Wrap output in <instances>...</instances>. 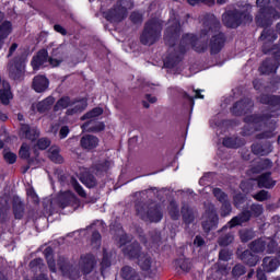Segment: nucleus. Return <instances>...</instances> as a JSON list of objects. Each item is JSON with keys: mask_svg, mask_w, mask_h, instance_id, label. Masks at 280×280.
<instances>
[{"mask_svg": "<svg viewBox=\"0 0 280 280\" xmlns=\"http://www.w3.org/2000/svg\"><path fill=\"white\" fill-rule=\"evenodd\" d=\"M57 200L59 207L62 209H65V207H75L78 205V197L69 190L60 192Z\"/></svg>", "mask_w": 280, "mask_h": 280, "instance_id": "15", "label": "nucleus"}, {"mask_svg": "<svg viewBox=\"0 0 280 280\" xmlns=\"http://www.w3.org/2000/svg\"><path fill=\"white\" fill-rule=\"evenodd\" d=\"M232 273L234 277H242V275H246V268H244L243 265H236L233 268Z\"/></svg>", "mask_w": 280, "mask_h": 280, "instance_id": "48", "label": "nucleus"}, {"mask_svg": "<svg viewBox=\"0 0 280 280\" xmlns=\"http://www.w3.org/2000/svg\"><path fill=\"white\" fill-rule=\"evenodd\" d=\"M55 102H56V98H54V96H48L44 101L33 104L32 109L38 110V113H45L46 110H49L51 106H54Z\"/></svg>", "mask_w": 280, "mask_h": 280, "instance_id": "23", "label": "nucleus"}, {"mask_svg": "<svg viewBox=\"0 0 280 280\" xmlns=\"http://www.w3.org/2000/svg\"><path fill=\"white\" fill-rule=\"evenodd\" d=\"M44 255L47 259L48 268L50 269L51 272H56V260H54V250L51 247H47L44 250Z\"/></svg>", "mask_w": 280, "mask_h": 280, "instance_id": "32", "label": "nucleus"}, {"mask_svg": "<svg viewBox=\"0 0 280 280\" xmlns=\"http://www.w3.org/2000/svg\"><path fill=\"white\" fill-rule=\"evenodd\" d=\"M250 5L244 7L242 12L238 11H228L222 15V20L226 27H240L242 23H250L253 16L250 15Z\"/></svg>", "mask_w": 280, "mask_h": 280, "instance_id": "4", "label": "nucleus"}, {"mask_svg": "<svg viewBox=\"0 0 280 280\" xmlns=\"http://www.w3.org/2000/svg\"><path fill=\"white\" fill-rule=\"evenodd\" d=\"M121 277L125 280H141V277L132 267L126 266L121 269Z\"/></svg>", "mask_w": 280, "mask_h": 280, "instance_id": "28", "label": "nucleus"}, {"mask_svg": "<svg viewBox=\"0 0 280 280\" xmlns=\"http://www.w3.org/2000/svg\"><path fill=\"white\" fill-rule=\"evenodd\" d=\"M242 202H244V196H242V195H236V196L234 197V205H235L236 207H240V205H241Z\"/></svg>", "mask_w": 280, "mask_h": 280, "instance_id": "60", "label": "nucleus"}, {"mask_svg": "<svg viewBox=\"0 0 280 280\" xmlns=\"http://www.w3.org/2000/svg\"><path fill=\"white\" fill-rule=\"evenodd\" d=\"M4 161L10 165L16 163V155L11 151L4 150L3 151Z\"/></svg>", "mask_w": 280, "mask_h": 280, "instance_id": "44", "label": "nucleus"}, {"mask_svg": "<svg viewBox=\"0 0 280 280\" xmlns=\"http://www.w3.org/2000/svg\"><path fill=\"white\" fill-rule=\"evenodd\" d=\"M255 200H258L259 202H264V200H268L269 195L266 190H260L258 194L254 195Z\"/></svg>", "mask_w": 280, "mask_h": 280, "instance_id": "50", "label": "nucleus"}, {"mask_svg": "<svg viewBox=\"0 0 280 280\" xmlns=\"http://www.w3.org/2000/svg\"><path fill=\"white\" fill-rule=\"evenodd\" d=\"M69 106L71 107L69 108ZM86 106L88 103L84 98H82L81 101H77L71 105V98L63 96L56 103L54 110L55 113H58V110H65V108H69L67 110V115H75L78 113H82V110H84Z\"/></svg>", "mask_w": 280, "mask_h": 280, "instance_id": "8", "label": "nucleus"}, {"mask_svg": "<svg viewBox=\"0 0 280 280\" xmlns=\"http://www.w3.org/2000/svg\"><path fill=\"white\" fill-rule=\"evenodd\" d=\"M57 266L65 277L78 279L80 275H90V272H93V268L97 266V260L95 259V256L91 254L83 255L80 258L78 267L73 268L69 266V262H67L65 257H60Z\"/></svg>", "mask_w": 280, "mask_h": 280, "instance_id": "2", "label": "nucleus"}, {"mask_svg": "<svg viewBox=\"0 0 280 280\" xmlns=\"http://www.w3.org/2000/svg\"><path fill=\"white\" fill-rule=\"evenodd\" d=\"M127 14L128 10L125 7H118L108 13H104V16L107 21H122V19H126Z\"/></svg>", "mask_w": 280, "mask_h": 280, "instance_id": "19", "label": "nucleus"}, {"mask_svg": "<svg viewBox=\"0 0 280 280\" xmlns=\"http://www.w3.org/2000/svg\"><path fill=\"white\" fill-rule=\"evenodd\" d=\"M118 235H120L119 246L122 248L124 254L129 257H139V243L128 244V235L124 233V230H118ZM126 244L128 245L126 246Z\"/></svg>", "mask_w": 280, "mask_h": 280, "instance_id": "11", "label": "nucleus"}, {"mask_svg": "<svg viewBox=\"0 0 280 280\" xmlns=\"http://www.w3.org/2000/svg\"><path fill=\"white\" fill-rule=\"evenodd\" d=\"M138 215L144 220V222H161L163 219V212L159 207L151 208L148 212H145V208L141 206H137Z\"/></svg>", "mask_w": 280, "mask_h": 280, "instance_id": "12", "label": "nucleus"}, {"mask_svg": "<svg viewBox=\"0 0 280 280\" xmlns=\"http://www.w3.org/2000/svg\"><path fill=\"white\" fill-rule=\"evenodd\" d=\"M213 196L217 198V200H219V202L223 203L229 201V196H226L220 188L213 189Z\"/></svg>", "mask_w": 280, "mask_h": 280, "instance_id": "39", "label": "nucleus"}, {"mask_svg": "<svg viewBox=\"0 0 280 280\" xmlns=\"http://www.w3.org/2000/svg\"><path fill=\"white\" fill-rule=\"evenodd\" d=\"M260 73L270 75V73H277V66L272 63V60H266L259 68Z\"/></svg>", "mask_w": 280, "mask_h": 280, "instance_id": "30", "label": "nucleus"}, {"mask_svg": "<svg viewBox=\"0 0 280 280\" xmlns=\"http://www.w3.org/2000/svg\"><path fill=\"white\" fill-rule=\"evenodd\" d=\"M81 183H83V185H86L90 189L91 187H95V185H97V182L95 180L94 176H82L81 177Z\"/></svg>", "mask_w": 280, "mask_h": 280, "instance_id": "40", "label": "nucleus"}, {"mask_svg": "<svg viewBox=\"0 0 280 280\" xmlns=\"http://www.w3.org/2000/svg\"><path fill=\"white\" fill-rule=\"evenodd\" d=\"M104 110L100 107H95L93 110L85 114L81 119H90L88 122L82 125V130L85 132H102L104 130V122L95 121L96 117H100Z\"/></svg>", "mask_w": 280, "mask_h": 280, "instance_id": "9", "label": "nucleus"}, {"mask_svg": "<svg viewBox=\"0 0 280 280\" xmlns=\"http://www.w3.org/2000/svg\"><path fill=\"white\" fill-rule=\"evenodd\" d=\"M163 24H161V20L154 19L145 24L144 31L140 37L142 45H154L159 37L161 36V30Z\"/></svg>", "mask_w": 280, "mask_h": 280, "instance_id": "6", "label": "nucleus"}, {"mask_svg": "<svg viewBox=\"0 0 280 280\" xmlns=\"http://www.w3.org/2000/svg\"><path fill=\"white\" fill-rule=\"evenodd\" d=\"M267 246V253H273L275 246H277V243L272 238H260L258 241H255L250 245L252 253H264Z\"/></svg>", "mask_w": 280, "mask_h": 280, "instance_id": "14", "label": "nucleus"}, {"mask_svg": "<svg viewBox=\"0 0 280 280\" xmlns=\"http://www.w3.org/2000/svg\"><path fill=\"white\" fill-rule=\"evenodd\" d=\"M45 265L43 264V259L42 258H36L33 261H31L30 267L32 268V270H43V267Z\"/></svg>", "mask_w": 280, "mask_h": 280, "instance_id": "45", "label": "nucleus"}, {"mask_svg": "<svg viewBox=\"0 0 280 280\" xmlns=\"http://www.w3.org/2000/svg\"><path fill=\"white\" fill-rule=\"evenodd\" d=\"M253 109V102L248 98L237 102L232 107L233 115H247Z\"/></svg>", "mask_w": 280, "mask_h": 280, "instance_id": "18", "label": "nucleus"}, {"mask_svg": "<svg viewBox=\"0 0 280 280\" xmlns=\"http://www.w3.org/2000/svg\"><path fill=\"white\" fill-rule=\"evenodd\" d=\"M277 185V182L270 177V173H265L258 177V187L265 189H272Z\"/></svg>", "mask_w": 280, "mask_h": 280, "instance_id": "25", "label": "nucleus"}, {"mask_svg": "<svg viewBox=\"0 0 280 280\" xmlns=\"http://www.w3.org/2000/svg\"><path fill=\"white\" fill-rule=\"evenodd\" d=\"M13 211L18 220H21L23 218V206L21 205H19V207L14 206Z\"/></svg>", "mask_w": 280, "mask_h": 280, "instance_id": "56", "label": "nucleus"}, {"mask_svg": "<svg viewBox=\"0 0 280 280\" xmlns=\"http://www.w3.org/2000/svg\"><path fill=\"white\" fill-rule=\"evenodd\" d=\"M270 167H272V162L270 160H261L258 165L252 170V172L253 174H259V172L270 170Z\"/></svg>", "mask_w": 280, "mask_h": 280, "instance_id": "34", "label": "nucleus"}, {"mask_svg": "<svg viewBox=\"0 0 280 280\" xmlns=\"http://www.w3.org/2000/svg\"><path fill=\"white\" fill-rule=\"evenodd\" d=\"M9 77L12 80H21L25 74V57L9 63Z\"/></svg>", "mask_w": 280, "mask_h": 280, "instance_id": "13", "label": "nucleus"}, {"mask_svg": "<svg viewBox=\"0 0 280 280\" xmlns=\"http://www.w3.org/2000/svg\"><path fill=\"white\" fill-rule=\"evenodd\" d=\"M49 145H51V141H49V139H47V138H40L37 141L38 150H47V148H49Z\"/></svg>", "mask_w": 280, "mask_h": 280, "instance_id": "46", "label": "nucleus"}, {"mask_svg": "<svg viewBox=\"0 0 280 280\" xmlns=\"http://www.w3.org/2000/svg\"><path fill=\"white\" fill-rule=\"evenodd\" d=\"M131 21L133 23H139V21H141V14L137 13V12H133L130 16Z\"/></svg>", "mask_w": 280, "mask_h": 280, "instance_id": "61", "label": "nucleus"}, {"mask_svg": "<svg viewBox=\"0 0 280 280\" xmlns=\"http://www.w3.org/2000/svg\"><path fill=\"white\" fill-rule=\"evenodd\" d=\"M100 240H102V235L98 234V232H94L92 235V242L93 244H96V246L100 245Z\"/></svg>", "mask_w": 280, "mask_h": 280, "instance_id": "59", "label": "nucleus"}, {"mask_svg": "<svg viewBox=\"0 0 280 280\" xmlns=\"http://www.w3.org/2000/svg\"><path fill=\"white\" fill-rule=\"evenodd\" d=\"M229 272H231V268H226V267L218 270V275H222L223 277H226Z\"/></svg>", "mask_w": 280, "mask_h": 280, "instance_id": "64", "label": "nucleus"}, {"mask_svg": "<svg viewBox=\"0 0 280 280\" xmlns=\"http://www.w3.org/2000/svg\"><path fill=\"white\" fill-rule=\"evenodd\" d=\"M219 259L222 261H229V259H231V253L226 249H222L219 254Z\"/></svg>", "mask_w": 280, "mask_h": 280, "instance_id": "55", "label": "nucleus"}, {"mask_svg": "<svg viewBox=\"0 0 280 280\" xmlns=\"http://www.w3.org/2000/svg\"><path fill=\"white\" fill-rule=\"evenodd\" d=\"M256 3L257 7L260 8V12L256 16V23L257 25H260V27H266V25H270V19H280L279 12L269 7L270 0H257Z\"/></svg>", "mask_w": 280, "mask_h": 280, "instance_id": "7", "label": "nucleus"}, {"mask_svg": "<svg viewBox=\"0 0 280 280\" xmlns=\"http://www.w3.org/2000/svg\"><path fill=\"white\" fill-rule=\"evenodd\" d=\"M260 102H262V104H269V106H271V108H273L275 110H280V96L261 98Z\"/></svg>", "mask_w": 280, "mask_h": 280, "instance_id": "33", "label": "nucleus"}, {"mask_svg": "<svg viewBox=\"0 0 280 280\" xmlns=\"http://www.w3.org/2000/svg\"><path fill=\"white\" fill-rule=\"evenodd\" d=\"M250 220V212H243L242 214L233 218L228 225L230 229H233V226H240V224H244V222H248Z\"/></svg>", "mask_w": 280, "mask_h": 280, "instance_id": "29", "label": "nucleus"}, {"mask_svg": "<svg viewBox=\"0 0 280 280\" xmlns=\"http://www.w3.org/2000/svg\"><path fill=\"white\" fill-rule=\"evenodd\" d=\"M272 117H277V113L265 117L247 116L245 118V122L247 126H249V128H255V130L264 128L265 131L257 135V139H269V137H272V132H275V124H277V120L272 119Z\"/></svg>", "mask_w": 280, "mask_h": 280, "instance_id": "3", "label": "nucleus"}, {"mask_svg": "<svg viewBox=\"0 0 280 280\" xmlns=\"http://www.w3.org/2000/svg\"><path fill=\"white\" fill-rule=\"evenodd\" d=\"M101 266H102V275H104L105 268H109L110 267V260L108 259V254L104 253Z\"/></svg>", "mask_w": 280, "mask_h": 280, "instance_id": "53", "label": "nucleus"}, {"mask_svg": "<svg viewBox=\"0 0 280 280\" xmlns=\"http://www.w3.org/2000/svg\"><path fill=\"white\" fill-rule=\"evenodd\" d=\"M180 32V22L178 20L171 18L168 21V26L165 33V38L171 34L172 38Z\"/></svg>", "mask_w": 280, "mask_h": 280, "instance_id": "26", "label": "nucleus"}, {"mask_svg": "<svg viewBox=\"0 0 280 280\" xmlns=\"http://www.w3.org/2000/svg\"><path fill=\"white\" fill-rule=\"evenodd\" d=\"M49 88V80L45 75H37L33 79V89L36 93H44Z\"/></svg>", "mask_w": 280, "mask_h": 280, "instance_id": "22", "label": "nucleus"}, {"mask_svg": "<svg viewBox=\"0 0 280 280\" xmlns=\"http://www.w3.org/2000/svg\"><path fill=\"white\" fill-rule=\"evenodd\" d=\"M178 62H180V55L171 56L164 59V67H166V69H174Z\"/></svg>", "mask_w": 280, "mask_h": 280, "instance_id": "36", "label": "nucleus"}, {"mask_svg": "<svg viewBox=\"0 0 280 280\" xmlns=\"http://www.w3.org/2000/svg\"><path fill=\"white\" fill-rule=\"evenodd\" d=\"M3 21V12H0V49H3V45H5V39L10 34H12V23Z\"/></svg>", "mask_w": 280, "mask_h": 280, "instance_id": "17", "label": "nucleus"}, {"mask_svg": "<svg viewBox=\"0 0 280 280\" xmlns=\"http://www.w3.org/2000/svg\"><path fill=\"white\" fill-rule=\"evenodd\" d=\"M189 5H198V3H206L207 5H213L215 0H187Z\"/></svg>", "mask_w": 280, "mask_h": 280, "instance_id": "51", "label": "nucleus"}, {"mask_svg": "<svg viewBox=\"0 0 280 280\" xmlns=\"http://www.w3.org/2000/svg\"><path fill=\"white\" fill-rule=\"evenodd\" d=\"M168 213L173 220H178V206L172 201L168 206Z\"/></svg>", "mask_w": 280, "mask_h": 280, "instance_id": "41", "label": "nucleus"}, {"mask_svg": "<svg viewBox=\"0 0 280 280\" xmlns=\"http://www.w3.org/2000/svg\"><path fill=\"white\" fill-rule=\"evenodd\" d=\"M71 185L73 189L77 191V194L81 196V198H86V191H84V188H82V186L78 184V180L71 179Z\"/></svg>", "mask_w": 280, "mask_h": 280, "instance_id": "42", "label": "nucleus"}, {"mask_svg": "<svg viewBox=\"0 0 280 280\" xmlns=\"http://www.w3.org/2000/svg\"><path fill=\"white\" fill-rule=\"evenodd\" d=\"M49 54H51V56H58V54H60V48L56 47V48H51L48 47L47 50L43 49L39 50L37 52V55L35 57H33V60L31 62L34 71H38V69H40V67H47V63L49 62L51 65V67H58V65H60V60L50 58L49 60H47Z\"/></svg>", "mask_w": 280, "mask_h": 280, "instance_id": "5", "label": "nucleus"}, {"mask_svg": "<svg viewBox=\"0 0 280 280\" xmlns=\"http://www.w3.org/2000/svg\"><path fill=\"white\" fill-rule=\"evenodd\" d=\"M177 265L184 272H189V270H191V261L189 259H179L177 260Z\"/></svg>", "mask_w": 280, "mask_h": 280, "instance_id": "43", "label": "nucleus"}, {"mask_svg": "<svg viewBox=\"0 0 280 280\" xmlns=\"http://www.w3.org/2000/svg\"><path fill=\"white\" fill-rule=\"evenodd\" d=\"M68 136H69V127L65 126L60 129L59 137L60 139H67Z\"/></svg>", "mask_w": 280, "mask_h": 280, "instance_id": "58", "label": "nucleus"}, {"mask_svg": "<svg viewBox=\"0 0 280 280\" xmlns=\"http://www.w3.org/2000/svg\"><path fill=\"white\" fill-rule=\"evenodd\" d=\"M138 266L145 272L150 279H154L159 275V262L149 255L140 254L138 256Z\"/></svg>", "mask_w": 280, "mask_h": 280, "instance_id": "10", "label": "nucleus"}, {"mask_svg": "<svg viewBox=\"0 0 280 280\" xmlns=\"http://www.w3.org/2000/svg\"><path fill=\"white\" fill-rule=\"evenodd\" d=\"M212 35L210 47L212 54H218L224 47V34L220 33V21L215 15H207L203 20V27L199 37L194 34L183 36L179 45V54H185L189 47L195 51H205L207 49V40Z\"/></svg>", "mask_w": 280, "mask_h": 280, "instance_id": "1", "label": "nucleus"}, {"mask_svg": "<svg viewBox=\"0 0 280 280\" xmlns=\"http://www.w3.org/2000/svg\"><path fill=\"white\" fill-rule=\"evenodd\" d=\"M182 215L186 224H190V222H194V212H191V210L188 207H184L182 209Z\"/></svg>", "mask_w": 280, "mask_h": 280, "instance_id": "37", "label": "nucleus"}, {"mask_svg": "<svg viewBox=\"0 0 280 280\" xmlns=\"http://www.w3.org/2000/svg\"><path fill=\"white\" fill-rule=\"evenodd\" d=\"M231 242H233V235H231V234H228V235H225V237H222L219 240L220 246H229V244H231Z\"/></svg>", "mask_w": 280, "mask_h": 280, "instance_id": "52", "label": "nucleus"}, {"mask_svg": "<svg viewBox=\"0 0 280 280\" xmlns=\"http://www.w3.org/2000/svg\"><path fill=\"white\" fill-rule=\"evenodd\" d=\"M21 135L31 141H34L40 135V131L36 128H30L27 125H22L21 127Z\"/></svg>", "mask_w": 280, "mask_h": 280, "instance_id": "27", "label": "nucleus"}, {"mask_svg": "<svg viewBox=\"0 0 280 280\" xmlns=\"http://www.w3.org/2000/svg\"><path fill=\"white\" fill-rule=\"evenodd\" d=\"M98 143L100 140L95 136L88 135L81 139V147L84 150H93L94 148H97Z\"/></svg>", "mask_w": 280, "mask_h": 280, "instance_id": "24", "label": "nucleus"}, {"mask_svg": "<svg viewBox=\"0 0 280 280\" xmlns=\"http://www.w3.org/2000/svg\"><path fill=\"white\" fill-rule=\"evenodd\" d=\"M252 151L257 156H266L270 154V152H272V144H270L269 142L255 143L252 145Z\"/></svg>", "mask_w": 280, "mask_h": 280, "instance_id": "21", "label": "nucleus"}, {"mask_svg": "<svg viewBox=\"0 0 280 280\" xmlns=\"http://www.w3.org/2000/svg\"><path fill=\"white\" fill-rule=\"evenodd\" d=\"M223 145H225V148H240L242 143H240L237 138H226L223 140Z\"/></svg>", "mask_w": 280, "mask_h": 280, "instance_id": "38", "label": "nucleus"}, {"mask_svg": "<svg viewBox=\"0 0 280 280\" xmlns=\"http://www.w3.org/2000/svg\"><path fill=\"white\" fill-rule=\"evenodd\" d=\"M194 244L195 246H202L205 244V240L202 238V236H196Z\"/></svg>", "mask_w": 280, "mask_h": 280, "instance_id": "62", "label": "nucleus"}, {"mask_svg": "<svg viewBox=\"0 0 280 280\" xmlns=\"http://www.w3.org/2000/svg\"><path fill=\"white\" fill-rule=\"evenodd\" d=\"M48 158L52 163H62L63 159L62 155H60V148L58 147H51L48 151Z\"/></svg>", "mask_w": 280, "mask_h": 280, "instance_id": "31", "label": "nucleus"}, {"mask_svg": "<svg viewBox=\"0 0 280 280\" xmlns=\"http://www.w3.org/2000/svg\"><path fill=\"white\" fill-rule=\"evenodd\" d=\"M206 218L207 220L202 223L205 231H211L218 226V213H215V208L213 206L207 210Z\"/></svg>", "mask_w": 280, "mask_h": 280, "instance_id": "16", "label": "nucleus"}, {"mask_svg": "<svg viewBox=\"0 0 280 280\" xmlns=\"http://www.w3.org/2000/svg\"><path fill=\"white\" fill-rule=\"evenodd\" d=\"M14 95L12 94V91L10 90V83L8 81H2V88L0 89V102L4 106H8L10 104V101H12Z\"/></svg>", "mask_w": 280, "mask_h": 280, "instance_id": "20", "label": "nucleus"}, {"mask_svg": "<svg viewBox=\"0 0 280 280\" xmlns=\"http://www.w3.org/2000/svg\"><path fill=\"white\" fill-rule=\"evenodd\" d=\"M55 31H57L59 34H62V36H65V34H67V31L65 30V27L56 24L55 25Z\"/></svg>", "mask_w": 280, "mask_h": 280, "instance_id": "63", "label": "nucleus"}, {"mask_svg": "<svg viewBox=\"0 0 280 280\" xmlns=\"http://www.w3.org/2000/svg\"><path fill=\"white\" fill-rule=\"evenodd\" d=\"M243 261H245V264H247L250 267L257 266V261H259V257L250 254L249 252H245L243 254Z\"/></svg>", "mask_w": 280, "mask_h": 280, "instance_id": "35", "label": "nucleus"}, {"mask_svg": "<svg viewBox=\"0 0 280 280\" xmlns=\"http://www.w3.org/2000/svg\"><path fill=\"white\" fill-rule=\"evenodd\" d=\"M21 159H30V145L27 143H23L20 149Z\"/></svg>", "mask_w": 280, "mask_h": 280, "instance_id": "49", "label": "nucleus"}, {"mask_svg": "<svg viewBox=\"0 0 280 280\" xmlns=\"http://www.w3.org/2000/svg\"><path fill=\"white\" fill-rule=\"evenodd\" d=\"M252 213L253 215H261L264 213V207L261 205H253L252 206Z\"/></svg>", "mask_w": 280, "mask_h": 280, "instance_id": "54", "label": "nucleus"}, {"mask_svg": "<svg viewBox=\"0 0 280 280\" xmlns=\"http://www.w3.org/2000/svg\"><path fill=\"white\" fill-rule=\"evenodd\" d=\"M28 198L33 200V202H38V195H36V191H34V188H28L26 191Z\"/></svg>", "mask_w": 280, "mask_h": 280, "instance_id": "57", "label": "nucleus"}, {"mask_svg": "<svg viewBox=\"0 0 280 280\" xmlns=\"http://www.w3.org/2000/svg\"><path fill=\"white\" fill-rule=\"evenodd\" d=\"M231 214V203L229 201H224L221 207V215L222 218H226V215Z\"/></svg>", "mask_w": 280, "mask_h": 280, "instance_id": "47", "label": "nucleus"}]
</instances>
